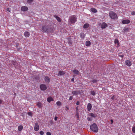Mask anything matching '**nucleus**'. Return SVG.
<instances>
[{"label": "nucleus", "mask_w": 135, "mask_h": 135, "mask_svg": "<svg viewBox=\"0 0 135 135\" xmlns=\"http://www.w3.org/2000/svg\"><path fill=\"white\" fill-rule=\"evenodd\" d=\"M42 30L45 32L53 33V27H50L47 26H43L42 28Z\"/></svg>", "instance_id": "f257e3e1"}, {"label": "nucleus", "mask_w": 135, "mask_h": 135, "mask_svg": "<svg viewBox=\"0 0 135 135\" xmlns=\"http://www.w3.org/2000/svg\"><path fill=\"white\" fill-rule=\"evenodd\" d=\"M91 129L95 132H97L98 131V128L97 125L94 123L90 126Z\"/></svg>", "instance_id": "f03ea898"}, {"label": "nucleus", "mask_w": 135, "mask_h": 135, "mask_svg": "<svg viewBox=\"0 0 135 135\" xmlns=\"http://www.w3.org/2000/svg\"><path fill=\"white\" fill-rule=\"evenodd\" d=\"M109 16L112 19H114L118 18L116 14L112 11H110L109 12Z\"/></svg>", "instance_id": "7ed1b4c3"}, {"label": "nucleus", "mask_w": 135, "mask_h": 135, "mask_svg": "<svg viewBox=\"0 0 135 135\" xmlns=\"http://www.w3.org/2000/svg\"><path fill=\"white\" fill-rule=\"evenodd\" d=\"M76 21V18L75 16H72L70 18V21L72 24L75 23Z\"/></svg>", "instance_id": "20e7f679"}, {"label": "nucleus", "mask_w": 135, "mask_h": 135, "mask_svg": "<svg viewBox=\"0 0 135 135\" xmlns=\"http://www.w3.org/2000/svg\"><path fill=\"white\" fill-rule=\"evenodd\" d=\"M40 88L42 90H44L47 89L46 86L44 84H41L40 86Z\"/></svg>", "instance_id": "39448f33"}, {"label": "nucleus", "mask_w": 135, "mask_h": 135, "mask_svg": "<svg viewBox=\"0 0 135 135\" xmlns=\"http://www.w3.org/2000/svg\"><path fill=\"white\" fill-rule=\"evenodd\" d=\"M34 128L36 131H37L39 130V125L38 123H35Z\"/></svg>", "instance_id": "423d86ee"}, {"label": "nucleus", "mask_w": 135, "mask_h": 135, "mask_svg": "<svg viewBox=\"0 0 135 135\" xmlns=\"http://www.w3.org/2000/svg\"><path fill=\"white\" fill-rule=\"evenodd\" d=\"M125 63L128 66H130L132 65L131 62L129 60H127L126 61Z\"/></svg>", "instance_id": "0eeeda50"}, {"label": "nucleus", "mask_w": 135, "mask_h": 135, "mask_svg": "<svg viewBox=\"0 0 135 135\" xmlns=\"http://www.w3.org/2000/svg\"><path fill=\"white\" fill-rule=\"evenodd\" d=\"M45 80L47 83H49L50 81V78L47 76H46L45 78Z\"/></svg>", "instance_id": "6e6552de"}, {"label": "nucleus", "mask_w": 135, "mask_h": 135, "mask_svg": "<svg viewBox=\"0 0 135 135\" xmlns=\"http://www.w3.org/2000/svg\"><path fill=\"white\" fill-rule=\"evenodd\" d=\"M92 108V105L90 103H88L87 106V108L88 111H90Z\"/></svg>", "instance_id": "1a4fd4ad"}, {"label": "nucleus", "mask_w": 135, "mask_h": 135, "mask_svg": "<svg viewBox=\"0 0 135 135\" xmlns=\"http://www.w3.org/2000/svg\"><path fill=\"white\" fill-rule=\"evenodd\" d=\"M21 10L22 11H26L28 10V8L27 7L23 6L21 7Z\"/></svg>", "instance_id": "9d476101"}, {"label": "nucleus", "mask_w": 135, "mask_h": 135, "mask_svg": "<svg viewBox=\"0 0 135 135\" xmlns=\"http://www.w3.org/2000/svg\"><path fill=\"white\" fill-rule=\"evenodd\" d=\"M122 22L123 24H127L130 22V21L128 20H123Z\"/></svg>", "instance_id": "9b49d317"}, {"label": "nucleus", "mask_w": 135, "mask_h": 135, "mask_svg": "<svg viewBox=\"0 0 135 135\" xmlns=\"http://www.w3.org/2000/svg\"><path fill=\"white\" fill-rule=\"evenodd\" d=\"M89 115L91 117H92L94 118H95L97 116L96 114L92 113H89Z\"/></svg>", "instance_id": "f8f14e48"}, {"label": "nucleus", "mask_w": 135, "mask_h": 135, "mask_svg": "<svg viewBox=\"0 0 135 135\" xmlns=\"http://www.w3.org/2000/svg\"><path fill=\"white\" fill-rule=\"evenodd\" d=\"M107 27V24L105 22L103 23L101 26V28H104Z\"/></svg>", "instance_id": "ddd939ff"}, {"label": "nucleus", "mask_w": 135, "mask_h": 135, "mask_svg": "<svg viewBox=\"0 0 135 135\" xmlns=\"http://www.w3.org/2000/svg\"><path fill=\"white\" fill-rule=\"evenodd\" d=\"M79 93V92L77 91H73L72 92V94L74 95H77Z\"/></svg>", "instance_id": "4468645a"}, {"label": "nucleus", "mask_w": 135, "mask_h": 135, "mask_svg": "<svg viewBox=\"0 0 135 135\" xmlns=\"http://www.w3.org/2000/svg\"><path fill=\"white\" fill-rule=\"evenodd\" d=\"M91 42L89 41H87L85 42V45L86 46H88L90 45Z\"/></svg>", "instance_id": "2eb2a0df"}, {"label": "nucleus", "mask_w": 135, "mask_h": 135, "mask_svg": "<svg viewBox=\"0 0 135 135\" xmlns=\"http://www.w3.org/2000/svg\"><path fill=\"white\" fill-rule=\"evenodd\" d=\"M65 74V73L63 71H59L58 75H62Z\"/></svg>", "instance_id": "dca6fc26"}, {"label": "nucleus", "mask_w": 135, "mask_h": 135, "mask_svg": "<svg viewBox=\"0 0 135 135\" xmlns=\"http://www.w3.org/2000/svg\"><path fill=\"white\" fill-rule=\"evenodd\" d=\"M53 99L51 97H49L47 98V101L49 102H50L51 101H53Z\"/></svg>", "instance_id": "f3484780"}, {"label": "nucleus", "mask_w": 135, "mask_h": 135, "mask_svg": "<svg viewBox=\"0 0 135 135\" xmlns=\"http://www.w3.org/2000/svg\"><path fill=\"white\" fill-rule=\"evenodd\" d=\"M80 36L81 38H84L85 37V35L83 33H81L80 34Z\"/></svg>", "instance_id": "a211bd4d"}, {"label": "nucleus", "mask_w": 135, "mask_h": 135, "mask_svg": "<svg viewBox=\"0 0 135 135\" xmlns=\"http://www.w3.org/2000/svg\"><path fill=\"white\" fill-rule=\"evenodd\" d=\"M73 72L75 74L79 75V71L75 69L73 70Z\"/></svg>", "instance_id": "6ab92c4d"}, {"label": "nucleus", "mask_w": 135, "mask_h": 135, "mask_svg": "<svg viewBox=\"0 0 135 135\" xmlns=\"http://www.w3.org/2000/svg\"><path fill=\"white\" fill-rule=\"evenodd\" d=\"M24 35L25 37H28L30 35V33L26 31Z\"/></svg>", "instance_id": "aec40b11"}, {"label": "nucleus", "mask_w": 135, "mask_h": 135, "mask_svg": "<svg viewBox=\"0 0 135 135\" xmlns=\"http://www.w3.org/2000/svg\"><path fill=\"white\" fill-rule=\"evenodd\" d=\"M18 130L19 131H21L23 129V127L22 126H19L18 127Z\"/></svg>", "instance_id": "412c9836"}, {"label": "nucleus", "mask_w": 135, "mask_h": 135, "mask_svg": "<svg viewBox=\"0 0 135 135\" xmlns=\"http://www.w3.org/2000/svg\"><path fill=\"white\" fill-rule=\"evenodd\" d=\"M89 26V25L88 23H85L83 26V27L85 28H86Z\"/></svg>", "instance_id": "4be33fe9"}, {"label": "nucleus", "mask_w": 135, "mask_h": 135, "mask_svg": "<svg viewBox=\"0 0 135 135\" xmlns=\"http://www.w3.org/2000/svg\"><path fill=\"white\" fill-rule=\"evenodd\" d=\"M91 11L95 13L97 12L96 9L94 8H92L90 9Z\"/></svg>", "instance_id": "5701e85b"}, {"label": "nucleus", "mask_w": 135, "mask_h": 135, "mask_svg": "<svg viewBox=\"0 0 135 135\" xmlns=\"http://www.w3.org/2000/svg\"><path fill=\"white\" fill-rule=\"evenodd\" d=\"M132 131L133 132L135 133V124L133 125L132 128Z\"/></svg>", "instance_id": "b1692460"}, {"label": "nucleus", "mask_w": 135, "mask_h": 135, "mask_svg": "<svg viewBox=\"0 0 135 135\" xmlns=\"http://www.w3.org/2000/svg\"><path fill=\"white\" fill-rule=\"evenodd\" d=\"M114 43L115 44H117L118 45H119V41L116 38L114 40Z\"/></svg>", "instance_id": "393cba45"}, {"label": "nucleus", "mask_w": 135, "mask_h": 135, "mask_svg": "<svg viewBox=\"0 0 135 135\" xmlns=\"http://www.w3.org/2000/svg\"><path fill=\"white\" fill-rule=\"evenodd\" d=\"M37 105L39 108H40L42 107V104L41 103L38 102L37 103Z\"/></svg>", "instance_id": "a878e982"}, {"label": "nucleus", "mask_w": 135, "mask_h": 135, "mask_svg": "<svg viewBox=\"0 0 135 135\" xmlns=\"http://www.w3.org/2000/svg\"><path fill=\"white\" fill-rule=\"evenodd\" d=\"M55 17L59 22H60L61 21V19L58 17L55 16Z\"/></svg>", "instance_id": "bb28decb"}, {"label": "nucleus", "mask_w": 135, "mask_h": 135, "mask_svg": "<svg viewBox=\"0 0 135 135\" xmlns=\"http://www.w3.org/2000/svg\"><path fill=\"white\" fill-rule=\"evenodd\" d=\"M88 120L89 121H91L93 120V118L91 117H88L87 118Z\"/></svg>", "instance_id": "cd10ccee"}, {"label": "nucleus", "mask_w": 135, "mask_h": 135, "mask_svg": "<svg viewBox=\"0 0 135 135\" xmlns=\"http://www.w3.org/2000/svg\"><path fill=\"white\" fill-rule=\"evenodd\" d=\"M123 30L124 32H126L129 31V29L128 28H124Z\"/></svg>", "instance_id": "c85d7f7f"}, {"label": "nucleus", "mask_w": 135, "mask_h": 135, "mask_svg": "<svg viewBox=\"0 0 135 135\" xmlns=\"http://www.w3.org/2000/svg\"><path fill=\"white\" fill-rule=\"evenodd\" d=\"M91 94L93 95H95V93L94 91H91Z\"/></svg>", "instance_id": "c756f323"}, {"label": "nucleus", "mask_w": 135, "mask_h": 135, "mask_svg": "<svg viewBox=\"0 0 135 135\" xmlns=\"http://www.w3.org/2000/svg\"><path fill=\"white\" fill-rule=\"evenodd\" d=\"M56 104L57 105H61V103L59 101L57 102Z\"/></svg>", "instance_id": "7c9ffc66"}, {"label": "nucleus", "mask_w": 135, "mask_h": 135, "mask_svg": "<svg viewBox=\"0 0 135 135\" xmlns=\"http://www.w3.org/2000/svg\"><path fill=\"white\" fill-rule=\"evenodd\" d=\"M33 1V0H28L27 2L28 3H31Z\"/></svg>", "instance_id": "2f4dec72"}, {"label": "nucleus", "mask_w": 135, "mask_h": 135, "mask_svg": "<svg viewBox=\"0 0 135 135\" xmlns=\"http://www.w3.org/2000/svg\"><path fill=\"white\" fill-rule=\"evenodd\" d=\"M76 116L78 118V119H79V113H77L76 114Z\"/></svg>", "instance_id": "473e14b6"}, {"label": "nucleus", "mask_w": 135, "mask_h": 135, "mask_svg": "<svg viewBox=\"0 0 135 135\" xmlns=\"http://www.w3.org/2000/svg\"><path fill=\"white\" fill-rule=\"evenodd\" d=\"M69 109V108L68 106H66L65 110H68Z\"/></svg>", "instance_id": "72a5a7b5"}, {"label": "nucleus", "mask_w": 135, "mask_h": 135, "mask_svg": "<svg viewBox=\"0 0 135 135\" xmlns=\"http://www.w3.org/2000/svg\"><path fill=\"white\" fill-rule=\"evenodd\" d=\"M92 81L94 83H95L97 82V80L95 79H93Z\"/></svg>", "instance_id": "f704fd0d"}, {"label": "nucleus", "mask_w": 135, "mask_h": 135, "mask_svg": "<svg viewBox=\"0 0 135 135\" xmlns=\"http://www.w3.org/2000/svg\"><path fill=\"white\" fill-rule=\"evenodd\" d=\"M28 115L31 116L32 115V113L31 112H29L28 113Z\"/></svg>", "instance_id": "c9c22d12"}, {"label": "nucleus", "mask_w": 135, "mask_h": 135, "mask_svg": "<svg viewBox=\"0 0 135 135\" xmlns=\"http://www.w3.org/2000/svg\"><path fill=\"white\" fill-rule=\"evenodd\" d=\"M40 134L41 135H43L44 134V132L42 131H40Z\"/></svg>", "instance_id": "e433bc0d"}, {"label": "nucleus", "mask_w": 135, "mask_h": 135, "mask_svg": "<svg viewBox=\"0 0 135 135\" xmlns=\"http://www.w3.org/2000/svg\"><path fill=\"white\" fill-rule=\"evenodd\" d=\"M68 44H69L70 45H71L72 44V42L71 41L69 40L68 42Z\"/></svg>", "instance_id": "4c0bfd02"}, {"label": "nucleus", "mask_w": 135, "mask_h": 135, "mask_svg": "<svg viewBox=\"0 0 135 135\" xmlns=\"http://www.w3.org/2000/svg\"><path fill=\"white\" fill-rule=\"evenodd\" d=\"M73 99V96H70V97H69V100H71Z\"/></svg>", "instance_id": "58836bf2"}, {"label": "nucleus", "mask_w": 135, "mask_h": 135, "mask_svg": "<svg viewBox=\"0 0 135 135\" xmlns=\"http://www.w3.org/2000/svg\"><path fill=\"white\" fill-rule=\"evenodd\" d=\"M132 15H135V12L134 11H133L131 13Z\"/></svg>", "instance_id": "ea45409f"}, {"label": "nucleus", "mask_w": 135, "mask_h": 135, "mask_svg": "<svg viewBox=\"0 0 135 135\" xmlns=\"http://www.w3.org/2000/svg\"><path fill=\"white\" fill-rule=\"evenodd\" d=\"M46 135H51V133L49 132H47L46 133Z\"/></svg>", "instance_id": "a19ab883"}, {"label": "nucleus", "mask_w": 135, "mask_h": 135, "mask_svg": "<svg viewBox=\"0 0 135 135\" xmlns=\"http://www.w3.org/2000/svg\"><path fill=\"white\" fill-rule=\"evenodd\" d=\"M115 98V96L114 95H113V97H112L111 98V99L112 100H113Z\"/></svg>", "instance_id": "79ce46f5"}, {"label": "nucleus", "mask_w": 135, "mask_h": 135, "mask_svg": "<svg viewBox=\"0 0 135 135\" xmlns=\"http://www.w3.org/2000/svg\"><path fill=\"white\" fill-rule=\"evenodd\" d=\"M119 56H120L121 57H123V55H121V54H119Z\"/></svg>", "instance_id": "37998d69"}, {"label": "nucleus", "mask_w": 135, "mask_h": 135, "mask_svg": "<svg viewBox=\"0 0 135 135\" xmlns=\"http://www.w3.org/2000/svg\"><path fill=\"white\" fill-rule=\"evenodd\" d=\"M7 11H8L9 12H10V10L8 8H7L6 9Z\"/></svg>", "instance_id": "c03bdc74"}, {"label": "nucleus", "mask_w": 135, "mask_h": 135, "mask_svg": "<svg viewBox=\"0 0 135 135\" xmlns=\"http://www.w3.org/2000/svg\"><path fill=\"white\" fill-rule=\"evenodd\" d=\"M80 102L79 101H77V102L76 103V105H78L79 104Z\"/></svg>", "instance_id": "a18cd8bd"}, {"label": "nucleus", "mask_w": 135, "mask_h": 135, "mask_svg": "<svg viewBox=\"0 0 135 135\" xmlns=\"http://www.w3.org/2000/svg\"><path fill=\"white\" fill-rule=\"evenodd\" d=\"M57 117H55L54 119L56 121V120H57Z\"/></svg>", "instance_id": "49530a36"}, {"label": "nucleus", "mask_w": 135, "mask_h": 135, "mask_svg": "<svg viewBox=\"0 0 135 135\" xmlns=\"http://www.w3.org/2000/svg\"><path fill=\"white\" fill-rule=\"evenodd\" d=\"M71 81H74V78H72L71 79Z\"/></svg>", "instance_id": "de8ad7c7"}, {"label": "nucleus", "mask_w": 135, "mask_h": 135, "mask_svg": "<svg viewBox=\"0 0 135 135\" xmlns=\"http://www.w3.org/2000/svg\"><path fill=\"white\" fill-rule=\"evenodd\" d=\"M111 124H112L113 123V121L112 120H111Z\"/></svg>", "instance_id": "09e8293b"}, {"label": "nucleus", "mask_w": 135, "mask_h": 135, "mask_svg": "<svg viewBox=\"0 0 135 135\" xmlns=\"http://www.w3.org/2000/svg\"><path fill=\"white\" fill-rule=\"evenodd\" d=\"M50 123L51 124H52L53 123V122L52 121H51V122H50Z\"/></svg>", "instance_id": "8fccbe9b"}, {"label": "nucleus", "mask_w": 135, "mask_h": 135, "mask_svg": "<svg viewBox=\"0 0 135 135\" xmlns=\"http://www.w3.org/2000/svg\"><path fill=\"white\" fill-rule=\"evenodd\" d=\"M78 110H76V113H78Z\"/></svg>", "instance_id": "3c124183"}, {"label": "nucleus", "mask_w": 135, "mask_h": 135, "mask_svg": "<svg viewBox=\"0 0 135 135\" xmlns=\"http://www.w3.org/2000/svg\"><path fill=\"white\" fill-rule=\"evenodd\" d=\"M2 102V101L0 99V103H1Z\"/></svg>", "instance_id": "603ef678"}, {"label": "nucleus", "mask_w": 135, "mask_h": 135, "mask_svg": "<svg viewBox=\"0 0 135 135\" xmlns=\"http://www.w3.org/2000/svg\"><path fill=\"white\" fill-rule=\"evenodd\" d=\"M76 110H78V107H77L76 108Z\"/></svg>", "instance_id": "864d4df0"}, {"label": "nucleus", "mask_w": 135, "mask_h": 135, "mask_svg": "<svg viewBox=\"0 0 135 135\" xmlns=\"http://www.w3.org/2000/svg\"><path fill=\"white\" fill-rule=\"evenodd\" d=\"M19 49V50H20V49Z\"/></svg>", "instance_id": "5fc2aeb1"}]
</instances>
